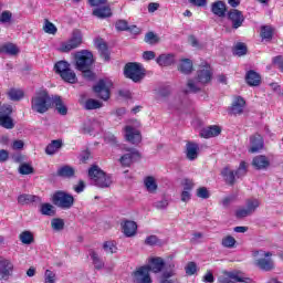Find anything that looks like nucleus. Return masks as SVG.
Segmentation results:
<instances>
[{
  "mask_svg": "<svg viewBox=\"0 0 283 283\" xmlns=\"http://www.w3.org/2000/svg\"><path fill=\"white\" fill-rule=\"evenodd\" d=\"M51 105L55 106L57 114H60L61 116H67V106H65L63 99H61V96L53 95V101Z\"/></svg>",
  "mask_w": 283,
  "mask_h": 283,
  "instance_id": "25",
  "label": "nucleus"
},
{
  "mask_svg": "<svg viewBox=\"0 0 283 283\" xmlns=\"http://www.w3.org/2000/svg\"><path fill=\"white\" fill-rule=\"evenodd\" d=\"M93 17H96L97 19H109L112 17V9L107 6L105 7H98L93 10Z\"/></svg>",
  "mask_w": 283,
  "mask_h": 283,
  "instance_id": "28",
  "label": "nucleus"
},
{
  "mask_svg": "<svg viewBox=\"0 0 283 283\" xmlns=\"http://www.w3.org/2000/svg\"><path fill=\"white\" fill-rule=\"evenodd\" d=\"M124 74L126 78H130L134 83H140L145 78V69L138 63L130 62L125 65Z\"/></svg>",
  "mask_w": 283,
  "mask_h": 283,
  "instance_id": "6",
  "label": "nucleus"
},
{
  "mask_svg": "<svg viewBox=\"0 0 283 283\" xmlns=\"http://www.w3.org/2000/svg\"><path fill=\"white\" fill-rule=\"evenodd\" d=\"M144 41H145V43H148L149 45H156V43L160 42V38H158V35L156 33L150 31V32L146 33Z\"/></svg>",
  "mask_w": 283,
  "mask_h": 283,
  "instance_id": "46",
  "label": "nucleus"
},
{
  "mask_svg": "<svg viewBox=\"0 0 283 283\" xmlns=\"http://www.w3.org/2000/svg\"><path fill=\"white\" fill-rule=\"evenodd\" d=\"M8 96L10 98V101H21V98H23L24 94H23V91H21V90L11 88L8 92Z\"/></svg>",
  "mask_w": 283,
  "mask_h": 283,
  "instance_id": "47",
  "label": "nucleus"
},
{
  "mask_svg": "<svg viewBox=\"0 0 283 283\" xmlns=\"http://www.w3.org/2000/svg\"><path fill=\"white\" fill-rule=\"evenodd\" d=\"M156 63L161 67H169V65H174V63H176V59L174 54H161L156 59Z\"/></svg>",
  "mask_w": 283,
  "mask_h": 283,
  "instance_id": "26",
  "label": "nucleus"
},
{
  "mask_svg": "<svg viewBox=\"0 0 283 283\" xmlns=\"http://www.w3.org/2000/svg\"><path fill=\"white\" fill-rule=\"evenodd\" d=\"M52 202L60 209H72L74 207V196L59 190L52 196Z\"/></svg>",
  "mask_w": 283,
  "mask_h": 283,
  "instance_id": "8",
  "label": "nucleus"
},
{
  "mask_svg": "<svg viewBox=\"0 0 283 283\" xmlns=\"http://www.w3.org/2000/svg\"><path fill=\"white\" fill-rule=\"evenodd\" d=\"M230 280H234L235 282H243V283H249L251 282L250 277L244 276L242 272H232L229 275Z\"/></svg>",
  "mask_w": 283,
  "mask_h": 283,
  "instance_id": "43",
  "label": "nucleus"
},
{
  "mask_svg": "<svg viewBox=\"0 0 283 283\" xmlns=\"http://www.w3.org/2000/svg\"><path fill=\"white\" fill-rule=\"evenodd\" d=\"M88 178L91 185L98 187V189H107L112 187V176L106 175L98 166H93L88 169Z\"/></svg>",
  "mask_w": 283,
  "mask_h": 283,
  "instance_id": "4",
  "label": "nucleus"
},
{
  "mask_svg": "<svg viewBox=\"0 0 283 283\" xmlns=\"http://www.w3.org/2000/svg\"><path fill=\"white\" fill-rule=\"evenodd\" d=\"M222 129L220 126H210L208 128H203L200 133L202 138H216V136H220Z\"/></svg>",
  "mask_w": 283,
  "mask_h": 283,
  "instance_id": "24",
  "label": "nucleus"
},
{
  "mask_svg": "<svg viewBox=\"0 0 283 283\" xmlns=\"http://www.w3.org/2000/svg\"><path fill=\"white\" fill-rule=\"evenodd\" d=\"M245 207H247L248 211L253 216V213H255V210L258 209V207H260V200L248 199L245 202Z\"/></svg>",
  "mask_w": 283,
  "mask_h": 283,
  "instance_id": "44",
  "label": "nucleus"
},
{
  "mask_svg": "<svg viewBox=\"0 0 283 283\" xmlns=\"http://www.w3.org/2000/svg\"><path fill=\"white\" fill-rule=\"evenodd\" d=\"M78 72L83 73V77L87 81H93L94 78V72L90 69L78 70Z\"/></svg>",
  "mask_w": 283,
  "mask_h": 283,
  "instance_id": "63",
  "label": "nucleus"
},
{
  "mask_svg": "<svg viewBox=\"0 0 283 283\" xmlns=\"http://www.w3.org/2000/svg\"><path fill=\"white\" fill-rule=\"evenodd\" d=\"M253 264L260 271H273L275 269V262L273 261V252L264 250L252 251Z\"/></svg>",
  "mask_w": 283,
  "mask_h": 283,
  "instance_id": "3",
  "label": "nucleus"
},
{
  "mask_svg": "<svg viewBox=\"0 0 283 283\" xmlns=\"http://www.w3.org/2000/svg\"><path fill=\"white\" fill-rule=\"evenodd\" d=\"M233 54H235V56H244V54H247V45H244V43H238L234 48Z\"/></svg>",
  "mask_w": 283,
  "mask_h": 283,
  "instance_id": "54",
  "label": "nucleus"
},
{
  "mask_svg": "<svg viewBox=\"0 0 283 283\" xmlns=\"http://www.w3.org/2000/svg\"><path fill=\"white\" fill-rule=\"evenodd\" d=\"M145 244H147L148 247H156V244H160V239L151 234L145 239Z\"/></svg>",
  "mask_w": 283,
  "mask_h": 283,
  "instance_id": "58",
  "label": "nucleus"
},
{
  "mask_svg": "<svg viewBox=\"0 0 283 283\" xmlns=\"http://www.w3.org/2000/svg\"><path fill=\"white\" fill-rule=\"evenodd\" d=\"M261 39L271 41L273 39V28L271 25L261 27Z\"/></svg>",
  "mask_w": 283,
  "mask_h": 283,
  "instance_id": "40",
  "label": "nucleus"
},
{
  "mask_svg": "<svg viewBox=\"0 0 283 283\" xmlns=\"http://www.w3.org/2000/svg\"><path fill=\"white\" fill-rule=\"evenodd\" d=\"M75 171L74 168L70 166H64L57 170V176H62L63 178H72Z\"/></svg>",
  "mask_w": 283,
  "mask_h": 283,
  "instance_id": "42",
  "label": "nucleus"
},
{
  "mask_svg": "<svg viewBox=\"0 0 283 283\" xmlns=\"http://www.w3.org/2000/svg\"><path fill=\"white\" fill-rule=\"evenodd\" d=\"M144 185L149 193H156L158 185L156 184V179L154 177H146Z\"/></svg>",
  "mask_w": 283,
  "mask_h": 283,
  "instance_id": "36",
  "label": "nucleus"
},
{
  "mask_svg": "<svg viewBox=\"0 0 283 283\" xmlns=\"http://www.w3.org/2000/svg\"><path fill=\"white\" fill-rule=\"evenodd\" d=\"M178 70L181 74H191V72H193V62H191L190 59H184L181 60Z\"/></svg>",
  "mask_w": 283,
  "mask_h": 283,
  "instance_id": "31",
  "label": "nucleus"
},
{
  "mask_svg": "<svg viewBox=\"0 0 283 283\" xmlns=\"http://www.w3.org/2000/svg\"><path fill=\"white\" fill-rule=\"evenodd\" d=\"M32 202L41 203V197L28 193H23L18 197L19 205L25 206L32 205Z\"/></svg>",
  "mask_w": 283,
  "mask_h": 283,
  "instance_id": "23",
  "label": "nucleus"
},
{
  "mask_svg": "<svg viewBox=\"0 0 283 283\" xmlns=\"http://www.w3.org/2000/svg\"><path fill=\"white\" fill-rule=\"evenodd\" d=\"M211 66L209 64L201 66L197 71V76L195 77V80H188V91H186V94L187 92H191L192 94L200 92V90H202V85H207V83L211 82Z\"/></svg>",
  "mask_w": 283,
  "mask_h": 283,
  "instance_id": "1",
  "label": "nucleus"
},
{
  "mask_svg": "<svg viewBox=\"0 0 283 283\" xmlns=\"http://www.w3.org/2000/svg\"><path fill=\"white\" fill-rule=\"evenodd\" d=\"M51 227L54 231H63L65 222L63 221V219H52Z\"/></svg>",
  "mask_w": 283,
  "mask_h": 283,
  "instance_id": "50",
  "label": "nucleus"
},
{
  "mask_svg": "<svg viewBox=\"0 0 283 283\" xmlns=\"http://www.w3.org/2000/svg\"><path fill=\"white\" fill-rule=\"evenodd\" d=\"M19 174L22 176H30V174H34V168L30 166V164H22L19 167Z\"/></svg>",
  "mask_w": 283,
  "mask_h": 283,
  "instance_id": "51",
  "label": "nucleus"
},
{
  "mask_svg": "<svg viewBox=\"0 0 283 283\" xmlns=\"http://www.w3.org/2000/svg\"><path fill=\"white\" fill-rule=\"evenodd\" d=\"M90 256H91V260L93 261L94 268L97 271H101V269H104L105 263L103 262V259H101V256L98 255V253L96 251L91 250Z\"/></svg>",
  "mask_w": 283,
  "mask_h": 283,
  "instance_id": "34",
  "label": "nucleus"
},
{
  "mask_svg": "<svg viewBox=\"0 0 283 283\" xmlns=\"http://www.w3.org/2000/svg\"><path fill=\"white\" fill-rule=\"evenodd\" d=\"M185 271L187 275H195L196 271H198V265L196 264V262H188Z\"/></svg>",
  "mask_w": 283,
  "mask_h": 283,
  "instance_id": "56",
  "label": "nucleus"
},
{
  "mask_svg": "<svg viewBox=\"0 0 283 283\" xmlns=\"http://www.w3.org/2000/svg\"><path fill=\"white\" fill-rule=\"evenodd\" d=\"M12 271H14V264L12 261L0 256V275L1 280H9L10 275H12Z\"/></svg>",
  "mask_w": 283,
  "mask_h": 283,
  "instance_id": "14",
  "label": "nucleus"
},
{
  "mask_svg": "<svg viewBox=\"0 0 283 283\" xmlns=\"http://www.w3.org/2000/svg\"><path fill=\"white\" fill-rule=\"evenodd\" d=\"M252 216L248 208H240L235 211V217L239 219Z\"/></svg>",
  "mask_w": 283,
  "mask_h": 283,
  "instance_id": "61",
  "label": "nucleus"
},
{
  "mask_svg": "<svg viewBox=\"0 0 283 283\" xmlns=\"http://www.w3.org/2000/svg\"><path fill=\"white\" fill-rule=\"evenodd\" d=\"M98 127H101L98 120L93 119L88 124H84L82 129L84 134H92V132H94V129H98Z\"/></svg>",
  "mask_w": 283,
  "mask_h": 283,
  "instance_id": "41",
  "label": "nucleus"
},
{
  "mask_svg": "<svg viewBox=\"0 0 283 283\" xmlns=\"http://www.w3.org/2000/svg\"><path fill=\"white\" fill-rule=\"evenodd\" d=\"M237 242L238 241H235V238L227 235L221 240V245L224 247V249H233Z\"/></svg>",
  "mask_w": 283,
  "mask_h": 283,
  "instance_id": "45",
  "label": "nucleus"
},
{
  "mask_svg": "<svg viewBox=\"0 0 283 283\" xmlns=\"http://www.w3.org/2000/svg\"><path fill=\"white\" fill-rule=\"evenodd\" d=\"M252 167L258 170L269 169V167H271V161L268 156L258 155L252 159Z\"/></svg>",
  "mask_w": 283,
  "mask_h": 283,
  "instance_id": "18",
  "label": "nucleus"
},
{
  "mask_svg": "<svg viewBox=\"0 0 283 283\" xmlns=\"http://www.w3.org/2000/svg\"><path fill=\"white\" fill-rule=\"evenodd\" d=\"M126 150L128 151V154H125L124 156H122L119 158V163L122 167H132V163L140 158V153H138L136 148H126Z\"/></svg>",
  "mask_w": 283,
  "mask_h": 283,
  "instance_id": "15",
  "label": "nucleus"
},
{
  "mask_svg": "<svg viewBox=\"0 0 283 283\" xmlns=\"http://www.w3.org/2000/svg\"><path fill=\"white\" fill-rule=\"evenodd\" d=\"M209 190L206 187H201L197 189V197L202 198V200H207L209 198Z\"/></svg>",
  "mask_w": 283,
  "mask_h": 283,
  "instance_id": "62",
  "label": "nucleus"
},
{
  "mask_svg": "<svg viewBox=\"0 0 283 283\" xmlns=\"http://www.w3.org/2000/svg\"><path fill=\"white\" fill-rule=\"evenodd\" d=\"M83 43V33L76 30L73 31L71 39L61 45V52H72V50H76Z\"/></svg>",
  "mask_w": 283,
  "mask_h": 283,
  "instance_id": "11",
  "label": "nucleus"
},
{
  "mask_svg": "<svg viewBox=\"0 0 283 283\" xmlns=\"http://www.w3.org/2000/svg\"><path fill=\"white\" fill-rule=\"evenodd\" d=\"M228 19L231 21L233 30L242 28V23H244V14L238 9L230 10L228 12Z\"/></svg>",
  "mask_w": 283,
  "mask_h": 283,
  "instance_id": "16",
  "label": "nucleus"
},
{
  "mask_svg": "<svg viewBox=\"0 0 283 283\" xmlns=\"http://www.w3.org/2000/svg\"><path fill=\"white\" fill-rule=\"evenodd\" d=\"M61 147H63V140L54 139L46 146L45 154L48 156H54V154H56Z\"/></svg>",
  "mask_w": 283,
  "mask_h": 283,
  "instance_id": "29",
  "label": "nucleus"
},
{
  "mask_svg": "<svg viewBox=\"0 0 283 283\" xmlns=\"http://www.w3.org/2000/svg\"><path fill=\"white\" fill-rule=\"evenodd\" d=\"M115 28L116 30H118V32H125L129 30V24L126 20H118L115 24Z\"/></svg>",
  "mask_w": 283,
  "mask_h": 283,
  "instance_id": "57",
  "label": "nucleus"
},
{
  "mask_svg": "<svg viewBox=\"0 0 283 283\" xmlns=\"http://www.w3.org/2000/svg\"><path fill=\"white\" fill-rule=\"evenodd\" d=\"M40 213H42V216H54V206L50 203H42Z\"/></svg>",
  "mask_w": 283,
  "mask_h": 283,
  "instance_id": "48",
  "label": "nucleus"
},
{
  "mask_svg": "<svg viewBox=\"0 0 283 283\" xmlns=\"http://www.w3.org/2000/svg\"><path fill=\"white\" fill-rule=\"evenodd\" d=\"M181 185L184 187V191H192L193 187H196L193 179H189V178L182 179Z\"/></svg>",
  "mask_w": 283,
  "mask_h": 283,
  "instance_id": "53",
  "label": "nucleus"
},
{
  "mask_svg": "<svg viewBox=\"0 0 283 283\" xmlns=\"http://www.w3.org/2000/svg\"><path fill=\"white\" fill-rule=\"evenodd\" d=\"M112 83L105 80H99L93 87L95 94L102 98V101H109V87Z\"/></svg>",
  "mask_w": 283,
  "mask_h": 283,
  "instance_id": "13",
  "label": "nucleus"
},
{
  "mask_svg": "<svg viewBox=\"0 0 283 283\" xmlns=\"http://www.w3.org/2000/svg\"><path fill=\"white\" fill-rule=\"evenodd\" d=\"M95 48L98 49V52L104 61H109V50L107 49V44L105 41H103V39H95Z\"/></svg>",
  "mask_w": 283,
  "mask_h": 283,
  "instance_id": "22",
  "label": "nucleus"
},
{
  "mask_svg": "<svg viewBox=\"0 0 283 283\" xmlns=\"http://www.w3.org/2000/svg\"><path fill=\"white\" fill-rule=\"evenodd\" d=\"M103 107V102L94 98H88L84 103V109L92 111V109H101Z\"/></svg>",
  "mask_w": 283,
  "mask_h": 283,
  "instance_id": "35",
  "label": "nucleus"
},
{
  "mask_svg": "<svg viewBox=\"0 0 283 283\" xmlns=\"http://www.w3.org/2000/svg\"><path fill=\"white\" fill-rule=\"evenodd\" d=\"M56 282V274L51 270H46L44 273V283H55Z\"/></svg>",
  "mask_w": 283,
  "mask_h": 283,
  "instance_id": "55",
  "label": "nucleus"
},
{
  "mask_svg": "<svg viewBox=\"0 0 283 283\" xmlns=\"http://www.w3.org/2000/svg\"><path fill=\"white\" fill-rule=\"evenodd\" d=\"M54 70L65 83L74 84L78 81L76 73L72 71L71 64L67 61H59L55 63Z\"/></svg>",
  "mask_w": 283,
  "mask_h": 283,
  "instance_id": "5",
  "label": "nucleus"
},
{
  "mask_svg": "<svg viewBox=\"0 0 283 283\" xmlns=\"http://www.w3.org/2000/svg\"><path fill=\"white\" fill-rule=\"evenodd\" d=\"M221 174L228 185H235V174L233 170L224 168Z\"/></svg>",
  "mask_w": 283,
  "mask_h": 283,
  "instance_id": "37",
  "label": "nucleus"
},
{
  "mask_svg": "<svg viewBox=\"0 0 283 283\" xmlns=\"http://www.w3.org/2000/svg\"><path fill=\"white\" fill-rule=\"evenodd\" d=\"M103 249L106 253H116V245L112 241H106L103 244Z\"/></svg>",
  "mask_w": 283,
  "mask_h": 283,
  "instance_id": "60",
  "label": "nucleus"
},
{
  "mask_svg": "<svg viewBox=\"0 0 283 283\" xmlns=\"http://www.w3.org/2000/svg\"><path fill=\"white\" fill-rule=\"evenodd\" d=\"M19 240L22 244H32L34 242V235L32 232L25 230L19 235Z\"/></svg>",
  "mask_w": 283,
  "mask_h": 283,
  "instance_id": "39",
  "label": "nucleus"
},
{
  "mask_svg": "<svg viewBox=\"0 0 283 283\" xmlns=\"http://www.w3.org/2000/svg\"><path fill=\"white\" fill-rule=\"evenodd\" d=\"M186 154L188 160H196L198 158V144L188 143L186 145Z\"/></svg>",
  "mask_w": 283,
  "mask_h": 283,
  "instance_id": "32",
  "label": "nucleus"
},
{
  "mask_svg": "<svg viewBox=\"0 0 283 283\" xmlns=\"http://www.w3.org/2000/svg\"><path fill=\"white\" fill-rule=\"evenodd\" d=\"M0 23H12V12L11 11H2L0 14Z\"/></svg>",
  "mask_w": 283,
  "mask_h": 283,
  "instance_id": "52",
  "label": "nucleus"
},
{
  "mask_svg": "<svg viewBox=\"0 0 283 283\" xmlns=\"http://www.w3.org/2000/svg\"><path fill=\"white\" fill-rule=\"evenodd\" d=\"M53 95L48 90L40 88L31 98V109L36 114H45L52 107Z\"/></svg>",
  "mask_w": 283,
  "mask_h": 283,
  "instance_id": "2",
  "label": "nucleus"
},
{
  "mask_svg": "<svg viewBox=\"0 0 283 283\" xmlns=\"http://www.w3.org/2000/svg\"><path fill=\"white\" fill-rule=\"evenodd\" d=\"M245 81L248 85H251L252 87H256V85H260V74L255 73V71H249L245 76Z\"/></svg>",
  "mask_w": 283,
  "mask_h": 283,
  "instance_id": "33",
  "label": "nucleus"
},
{
  "mask_svg": "<svg viewBox=\"0 0 283 283\" xmlns=\"http://www.w3.org/2000/svg\"><path fill=\"white\" fill-rule=\"evenodd\" d=\"M154 207L156 209H167V207H169V201H167V199L159 200L154 203Z\"/></svg>",
  "mask_w": 283,
  "mask_h": 283,
  "instance_id": "64",
  "label": "nucleus"
},
{
  "mask_svg": "<svg viewBox=\"0 0 283 283\" xmlns=\"http://www.w3.org/2000/svg\"><path fill=\"white\" fill-rule=\"evenodd\" d=\"M149 263V272L160 273L165 269V260L160 256L151 258Z\"/></svg>",
  "mask_w": 283,
  "mask_h": 283,
  "instance_id": "21",
  "label": "nucleus"
},
{
  "mask_svg": "<svg viewBox=\"0 0 283 283\" xmlns=\"http://www.w3.org/2000/svg\"><path fill=\"white\" fill-rule=\"evenodd\" d=\"M43 30L46 34H56L57 32L56 25L49 20L44 21Z\"/></svg>",
  "mask_w": 283,
  "mask_h": 283,
  "instance_id": "49",
  "label": "nucleus"
},
{
  "mask_svg": "<svg viewBox=\"0 0 283 283\" xmlns=\"http://www.w3.org/2000/svg\"><path fill=\"white\" fill-rule=\"evenodd\" d=\"M250 145L249 148L250 154H258V151H261V149H264V139L262 138V135L254 134L250 137Z\"/></svg>",
  "mask_w": 283,
  "mask_h": 283,
  "instance_id": "17",
  "label": "nucleus"
},
{
  "mask_svg": "<svg viewBox=\"0 0 283 283\" xmlns=\"http://www.w3.org/2000/svg\"><path fill=\"white\" fill-rule=\"evenodd\" d=\"M122 229L126 238H134V235H136V231H138V226L134 221H125L122 223Z\"/></svg>",
  "mask_w": 283,
  "mask_h": 283,
  "instance_id": "20",
  "label": "nucleus"
},
{
  "mask_svg": "<svg viewBox=\"0 0 283 283\" xmlns=\"http://www.w3.org/2000/svg\"><path fill=\"white\" fill-rule=\"evenodd\" d=\"M136 127H140V123H138V120H135V126L126 125L124 127L125 139L127 143H132V145H138V143L143 140L140 130H138Z\"/></svg>",
  "mask_w": 283,
  "mask_h": 283,
  "instance_id": "10",
  "label": "nucleus"
},
{
  "mask_svg": "<svg viewBox=\"0 0 283 283\" xmlns=\"http://www.w3.org/2000/svg\"><path fill=\"white\" fill-rule=\"evenodd\" d=\"M244 105H247V102L244 98L238 96L232 103V106L230 107L229 114L232 116H238L244 112Z\"/></svg>",
  "mask_w": 283,
  "mask_h": 283,
  "instance_id": "19",
  "label": "nucleus"
},
{
  "mask_svg": "<svg viewBox=\"0 0 283 283\" xmlns=\"http://www.w3.org/2000/svg\"><path fill=\"white\" fill-rule=\"evenodd\" d=\"M149 273V265L139 266L132 272V280L134 283H151V275Z\"/></svg>",
  "mask_w": 283,
  "mask_h": 283,
  "instance_id": "12",
  "label": "nucleus"
},
{
  "mask_svg": "<svg viewBox=\"0 0 283 283\" xmlns=\"http://www.w3.org/2000/svg\"><path fill=\"white\" fill-rule=\"evenodd\" d=\"M94 64V54L87 50L75 53V70H90Z\"/></svg>",
  "mask_w": 283,
  "mask_h": 283,
  "instance_id": "7",
  "label": "nucleus"
},
{
  "mask_svg": "<svg viewBox=\"0 0 283 283\" xmlns=\"http://www.w3.org/2000/svg\"><path fill=\"white\" fill-rule=\"evenodd\" d=\"M12 106L3 104L0 106V127L4 129H14V119H12Z\"/></svg>",
  "mask_w": 283,
  "mask_h": 283,
  "instance_id": "9",
  "label": "nucleus"
},
{
  "mask_svg": "<svg viewBox=\"0 0 283 283\" xmlns=\"http://www.w3.org/2000/svg\"><path fill=\"white\" fill-rule=\"evenodd\" d=\"M171 94V88L169 87H159L155 90V96L157 101H163V98H167Z\"/></svg>",
  "mask_w": 283,
  "mask_h": 283,
  "instance_id": "38",
  "label": "nucleus"
},
{
  "mask_svg": "<svg viewBox=\"0 0 283 283\" xmlns=\"http://www.w3.org/2000/svg\"><path fill=\"white\" fill-rule=\"evenodd\" d=\"M237 178H242L243 176H247V163L241 161L239 168L235 171Z\"/></svg>",
  "mask_w": 283,
  "mask_h": 283,
  "instance_id": "59",
  "label": "nucleus"
},
{
  "mask_svg": "<svg viewBox=\"0 0 283 283\" xmlns=\"http://www.w3.org/2000/svg\"><path fill=\"white\" fill-rule=\"evenodd\" d=\"M211 12L217 17H226L227 14V4L223 1H217L211 6Z\"/></svg>",
  "mask_w": 283,
  "mask_h": 283,
  "instance_id": "27",
  "label": "nucleus"
},
{
  "mask_svg": "<svg viewBox=\"0 0 283 283\" xmlns=\"http://www.w3.org/2000/svg\"><path fill=\"white\" fill-rule=\"evenodd\" d=\"M18 53L19 48H17V45H14L13 43L0 45V54H9L10 56H17Z\"/></svg>",
  "mask_w": 283,
  "mask_h": 283,
  "instance_id": "30",
  "label": "nucleus"
}]
</instances>
